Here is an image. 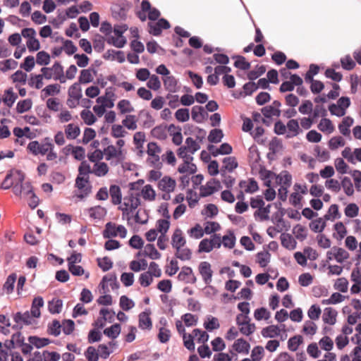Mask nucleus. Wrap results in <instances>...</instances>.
Returning <instances> with one entry per match:
<instances>
[{
  "mask_svg": "<svg viewBox=\"0 0 361 361\" xmlns=\"http://www.w3.org/2000/svg\"><path fill=\"white\" fill-rule=\"evenodd\" d=\"M176 252L175 255L177 258L182 261L189 260L191 258L192 252L190 249L184 247L175 248Z\"/></svg>",
  "mask_w": 361,
  "mask_h": 361,
  "instance_id": "603ef678",
  "label": "nucleus"
},
{
  "mask_svg": "<svg viewBox=\"0 0 361 361\" xmlns=\"http://www.w3.org/2000/svg\"><path fill=\"white\" fill-rule=\"evenodd\" d=\"M109 195L111 197V202L114 204H118L121 202L122 195L119 186L113 185L109 188Z\"/></svg>",
  "mask_w": 361,
  "mask_h": 361,
  "instance_id": "58836bf2",
  "label": "nucleus"
},
{
  "mask_svg": "<svg viewBox=\"0 0 361 361\" xmlns=\"http://www.w3.org/2000/svg\"><path fill=\"white\" fill-rule=\"evenodd\" d=\"M334 231L333 237L338 240H341L347 235V228L345 225L339 221L334 224Z\"/></svg>",
  "mask_w": 361,
  "mask_h": 361,
  "instance_id": "4c0bfd02",
  "label": "nucleus"
},
{
  "mask_svg": "<svg viewBox=\"0 0 361 361\" xmlns=\"http://www.w3.org/2000/svg\"><path fill=\"white\" fill-rule=\"evenodd\" d=\"M128 134L124 127L121 124H114L111 128V135L114 138H121Z\"/></svg>",
  "mask_w": 361,
  "mask_h": 361,
  "instance_id": "de8ad7c7",
  "label": "nucleus"
},
{
  "mask_svg": "<svg viewBox=\"0 0 361 361\" xmlns=\"http://www.w3.org/2000/svg\"><path fill=\"white\" fill-rule=\"evenodd\" d=\"M88 214L92 219L100 220L106 214V210L101 206H96L88 209Z\"/></svg>",
  "mask_w": 361,
  "mask_h": 361,
  "instance_id": "c9c22d12",
  "label": "nucleus"
},
{
  "mask_svg": "<svg viewBox=\"0 0 361 361\" xmlns=\"http://www.w3.org/2000/svg\"><path fill=\"white\" fill-rule=\"evenodd\" d=\"M149 33L154 36L160 35L163 30H167L171 27V24H149Z\"/></svg>",
  "mask_w": 361,
  "mask_h": 361,
  "instance_id": "5fc2aeb1",
  "label": "nucleus"
},
{
  "mask_svg": "<svg viewBox=\"0 0 361 361\" xmlns=\"http://www.w3.org/2000/svg\"><path fill=\"white\" fill-rule=\"evenodd\" d=\"M61 324L58 320H54L48 326V333L54 336H58L61 334Z\"/></svg>",
  "mask_w": 361,
  "mask_h": 361,
  "instance_id": "338daca9",
  "label": "nucleus"
},
{
  "mask_svg": "<svg viewBox=\"0 0 361 361\" xmlns=\"http://www.w3.org/2000/svg\"><path fill=\"white\" fill-rule=\"evenodd\" d=\"M325 226H326V222L322 218H319L315 220H313L310 224V229L315 233L322 232L323 230L324 229Z\"/></svg>",
  "mask_w": 361,
  "mask_h": 361,
  "instance_id": "4d7b16f0",
  "label": "nucleus"
},
{
  "mask_svg": "<svg viewBox=\"0 0 361 361\" xmlns=\"http://www.w3.org/2000/svg\"><path fill=\"white\" fill-rule=\"evenodd\" d=\"M224 134L220 129L212 130L208 136V140L212 143H218L221 141Z\"/></svg>",
  "mask_w": 361,
  "mask_h": 361,
  "instance_id": "69168bd1",
  "label": "nucleus"
},
{
  "mask_svg": "<svg viewBox=\"0 0 361 361\" xmlns=\"http://www.w3.org/2000/svg\"><path fill=\"white\" fill-rule=\"evenodd\" d=\"M64 132L68 140H75L80 134V129L77 124L69 123L65 126Z\"/></svg>",
  "mask_w": 361,
  "mask_h": 361,
  "instance_id": "b1692460",
  "label": "nucleus"
},
{
  "mask_svg": "<svg viewBox=\"0 0 361 361\" xmlns=\"http://www.w3.org/2000/svg\"><path fill=\"white\" fill-rule=\"evenodd\" d=\"M140 204L139 195L130 194L123 198V202L119 209L123 212V217L130 221L133 216V211Z\"/></svg>",
  "mask_w": 361,
  "mask_h": 361,
  "instance_id": "f03ea898",
  "label": "nucleus"
},
{
  "mask_svg": "<svg viewBox=\"0 0 361 361\" xmlns=\"http://www.w3.org/2000/svg\"><path fill=\"white\" fill-rule=\"evenodd\" d=\"M184 146L191 154H195L200 148V144L190 137L186 138Z\"/></svg>",
  "mask_w": 361,
  "mask_h": 361,
  "instance_id": "864d4df0",
  "label": "nucleus"
},
{
  "mask_svg": "<svg viewBox=\"0 0 361 361\" xmlns=\"http://www.w3.org/2000/svg\"><path fill=\"white\" fill-rule=\"evenodd\" d=\"M121 333V325L115 324L104 330V334L112 339L116 338Z\"/></svg>",
  "mask_w": 361,
  "mask_h": 361,
  "instance_id": "3c124183",
  "label": "nucleus"
},
{
  "mask_svg": "<svg viewBox=\"0 0 361 361\" xmlns=\"http://www.w3.org/2000/svg\"><path fill=\"white\" fill-rule=\"evenodd\" d=\"M77 23H109L106 20H100V15L97 11L91 12L88 17L85 16H80L78 18Z\"/></svg>",
  "mask_w": 361,
  "mask_h": 361,
  "instance_id": "393cba45",
  "label": "nucleus"
},
{
  "mask_svg": "<svg viewBox=\"0 0 361 361\" xmlns=\"http://www.w3.org/2000/svg\"><path fill=\"white\" fill-rule=\"evenodd\" d=\"M148 23H170L166 18L161 17L160 11L153 6L147 13Z\"/></svg>",
  "mask_w": 361,
  "mask_h": 361,
  "instance_id": "dca6fc26",
  "label": "nucleus"
},
{
  "mask_svg": "<svg viewBox=\"0 0 361 361\" xmlns=\"http://www.w3.org/2000/svg\"><path fill=\"white\" fill-rule=\"evenodd\" d=\"M285 331L284 326H283V329H281L280 326L276 325H270L265 328H263L261 334L264 338H275L279 336L281 331Z\"/></svg>",
  "mask_w": 361,
  "mask_h": 361,
  "instance_id": "f3484780",
  "label": "nucleus"
},
{
  "mask_svg": "<svg viewBox=\"0 0 361 361\" xmlns=\"http://www.w3.org/2000/svg\"><path fill=\"white\" fill-rule=\"evenodd\" d=\"M169 130L172 135V141L176 145H180L183 142L181 129L176 127L174 125L169 126Z\"/></svg>",
  "mask_w": 361,
  "mask_h": 361,
  "instance_id": "ea45409f",
  "label": "nucleus"
},
{
  "mask_svg": "<svg viewBox=\"0 0 361 361\" xmlns=\"http://www.w3.org/2000/svg\"><path fill=\"white\" fill-rule=\"evenodd\" d=\"M161 152V147L154 142H150L147 145V153L148 154L147 162L153 167L160 169L162 167V161L160 158Z\"/></svg>",
  "mask_w": 361,
  "mask_h": 361,
  "instance_id": "39448f33",
  "label": "nucleus"
},
{
  "mask_svg": "<svg viewBox=\"0 0 361 361\" xmlns=\"http://www.w3.org/2000/svg\"><path fill=\"white\" fill-rule=\"evenodd\" d=\"M281 245L289 250H293L295 247V241L289 234L283 233L281 235Z\"/></svg>",
  "mask_w": 361,
  "mask_h": 361,
  "instance_id": "6e6d98bb",
  "label": "nucleus"
},
{
  "mask_svg": "<svg viewBox=\"0 0 361 361\" xmlns=\"http://www.w3.org/2000/svg\"><path fill=\"white\" fill-rule=\"evenodd\" d=\"M104 157L106 161H109L110 164L116 166L123 161L125 159V153L123 149H117L113 145L107 146L104 149Z\"/></svg>",
  "mask_w": 361,
  "mask_h": 361,
  "instance_id": "20e7f679",
  "label": "nucleus"
},
{
  "mask_svg": "<svg viewBox=\"0 0 361 361\" xmlns=\"http://www.w3.org/2000/svg\"><path fill=\"white\" fill-rule=\"evenodd\" d=\"M192 160H183V163L179 165L178 171L180 173L193 174L197 171L196 165L192 163Z\"/></svg>",
  "mask_w": 361,
  "mask_h": 361,
  "instance_id": "cd10ccee",
  "label": "nucleus"
},
{
  "mask_svg": "<svg viewBox=\"0 0 361 361\" xmlns=\"http://www.w3.org/2000/svg\"><path fill=\"white\" fill-rule=\"evenodd\" d=\"M101 285L104 290H105V288L109 286H111L112 289L118 288V284L116 282V278L114 276H104L102 281L101 282Z\"/></svg>",
  "mask_w": 361,
  "mask_h": 361,
  "instance_id": "13d9d810",
  "label": "nucleus"
},
{
  "mask_svg": "<svg viewBox=\"0 0 361 361\" xmlns=\"http://www.w3.org/2000/svg\"><path fill=\"white\" fill-rule=\"evenodd\" d=\"M262 113L267 118H272V117H279L281 115V110L276 109L270 105L264 106L262 109Z\"/></svg>",
  "mask_w": 361,
  "mask_h": 361,
  "instance_id": "0e129e2a",
  "label": "nucleus"
},
{
  "mask_svg": "<svg viewBox=\"0 0 361 361\" xmlns=\"http://www.w3.org/2000/svg\"><path fill=\"white\" fill-rule=\"evenodd\" d=\"M44 305V300L42 297L35 298L32 300V307H31V314L33 317L38 318L41 315L40 307Z\"/></svg>",
  "mask_w": 361,
  "mask_h": 361,
  "instance_id": "f704fd0d",
  "label": "nucleus"
},
{
  "mask_svg": "<svg viewBox=\"0 0 361 361\" xmlns=\"http://www.w3.org/2000/svg\"><path fill=\"white\" fill-rule=\"evenodd\" d=\"M133 6V4L128 0H120L111 4L110 10L112 18L117 21H125L127 13Z\"/></svg>",
  "mask_w": 361,
  "mask_h": 361,
  "instance_id": "7ed1b4c3",
  "label": "nucleus"
},
{
  "mask_svg": "<svg viewBox=\"0 0 361 361\" xmlns=\"http://www.w3.org/2000/svg\"><path fill=\"white\" fill-rule=\"evenodd\" d=\"M198 271L204 283L209 285L212 281L213 271L208 262H202L198 266Z\"/></svg>",
  "mask_w": 361,
  "mask_h": 361,
  "instance_id": "f8f14e48",
  "label": "nucleus"
},
{
  "mask_svg": "<svg viewBox=\"0 0 361 361\" xmlns=\"http://www.w3.org/2000/svg\"><path fill=\"white\" fill-rule=\"evenodd\" d=\"M139 195L145 200L152 202L156 198V192L151 185L147 184L142 188Z\"/></svg>",
  "mask_w": 361,
  "mask_h": 361,
  "instance_id": "bb28decb",
  "label": "nucleus"
},
{
  "mask_svg": "<svg viewBox=\"0 0 361 361\" xmlns=\"http://www.w3.org/2000/svg\"><path fill=\"white\" fill-rule=\"evenodd\" d=\"M239 186L247 193L255 192L259 189L257 181L253 178H250L247 180H241L239 183Z\"/></svg>",
  "mask_w": 361,
  "mask_h": 361,
  "instance_id": "4be33fe9",
  "label": "nucleus"
},
{
  "mask_svg": "<svg viewBox=\"0 0 361 361\" xmlns=\"http://www.w3.org/2000/svg\"><path fill=\"white\" fill-rule=\"evenodd\" d=\"M75 186L82 193L81 197L87 196L91 192V186L88 181V177L78 176L75 180Z\"/></svg>",
  "mask_w": 361,
  "mask_h": 361,
  "instance_id": "4468645a",
  "label": "nucleus"
},
{
  "mask_svg": "<svg viewBox=\"0 0 361 361\" xmlns=\"http://www.w3.org/2000/svg\"><path fill=\"white\" fill-rule=\"evenodd\" d=\"M53 147L54 146L51 143L47 142L40 145L37 141H32L27 145V149L35 155H44Z\"/></svg>",
  "mask_w": 361,
  "mask_h": 361,
  "instance_id": "9d476101",
  "label": "nucleus"
},
{
  "mask_svg": "<svg viewBox=\"0 0 361 361\" xmlns=\"http://www.w3.org/2000/svg\"><path fill=\"white\" fill-rule=\"evenodd\" d=\"M100 31L106 35H109L107 42L118 48L123 47L126 44V39L123 36L128 29L126 24L116 25L112 30L111 24H101Z\"/></svg>",
  "mask_w": 361,
  "mask_h": 361,
  "instance_id": "f257e3e1",
  "label": "nucleus"
},
{
  "mask_svg": "<svg viewBox=\"0 0 361 361\" xmlns=\"http://www.w3.org/2000/svg\"><path fill=\"white\" fill-rule=\"evenodd\" d=\"M353 119L349 116L345 117L338 126L339 131L343 135L350 134L349 128L353 125Z\"/></svg>",
  "mask_w": 361,
  "mask_h": 361,
  "instance_id": "49530a36",
  "label": "nucleus"
},
{
  "mask_svg": "<svg viewBox=\"0 0 361 361\" xmlns=\"http://www.w3.org/2000/svg\"><path fill=\"white\" fill-rule=\"evenodd\" d=\"M137 118L135 115L128 114L122 121V126L130 130H135L137 128Z\"/></svg>",
  "mask_w": 361,
  "mask_h": 361,
  "instance_id": "e433bc0d",
  "label": "nucleus"
},
{
  "mask_svg": "<svg viewBox=\"0 0 361 361\" xmlns=\"http://www.w3.org/2000/svg\"><path fill=\"white\" fill-rule=\"evenodd\" d=\"M93 69H83L80 72L79 76V82L82 84H86L92 82L94 79L92 75Z\"/></svg>",
  "mask_w": 361,
  "mask_h": 361,
  "instance_id": "052dcab7",
  "label": "nucleus"
},
{
  "mask_svg": "<svg viewBox=\"0 0 361 361\" xmlns=\"http://www.w3.org/2000/svg\"><path fill=\"white\" fill-rule=\"evenodd\" d=\"M178 278L180 281H184L186 283H195L197 278L195 276L192 269L189 267L182 268V270L178 274Z\"/></svg>",
  "mask_w": 361,
  "mask_h": 361,
  "instance_id": "ddd939ff",
  "label": "nucleus"
},
{
  "mask_svg": "<svg viewBox=\"0 0 361 361\" xmlns=\"http://www.w3.org/2000/svg\"><path fill=\"white\" fill-rule=\"evenodd\" d=\"M25 176L20 171H16L14 173L7 174L1 183V188L7 190L13 185L17 180L22 183L24 180Z\"/></svg>",
  "mask_w": 361,
  "mask_h": 361,
  "instance_id": "9b49d317",
  "label": "nucleus"
},
{
  "mask_svg": "<svg viewBox=\"0 0 361 361\" xmlns=\"http://www.w3.org/2000/svg\"><path fill=\"white\" fill-rule=\"evenodd\" d=\"M276 180L281 186L289 188L292 183V176L287 171H283L276 176Z\"/></svg>",
  "mask_w": 361,
  "mask_h": 361,
  "instance_id": "a19ab883",
  "label": "nucleus"
},
{
  "mask_svg": "<svg viewBox=\"0 0 361 361\" xmlns=\"http://www.w3.org/2000/svg\"><path fill=\"white\" fill-rule=\"evenodd\" d=\"M68 97L73 99H77L80 100L82 98V89L78 83H74L72 85L68 91Z\"/></svg>",
  "mask_w": 361,
  "mask_h": 361,
  "instance_id": "bf43d9fd",
  "label": "nucleus"
},
{
  "mask_svg": "<svg viewBox=\"0 0 361 361\" xmlns=\"http://www.w3.org/2000/svg\"><path fill=\"white\" fill-rule=\"evenodd\" d=\"M51 70L54 74V79L55 80H59L61 83L66 82L63 68L59 62H55L51 67Z\"/></svg>",
  "mask_w": 361,
  "mask_h": 361,
  "instance_id": "473e14b6",
  "label": "nucleus"
},
{
  "mask_svg": "<svg viewBox=\"0 0 361 361\" xmlns=\"http://www.w3.org/2000/svg\"><path fill=\"white\" fill-rule=\"evenodd\" d=\"M143 255L152 259H158L161 257V254L152 244H147L145 246Z\"/></svg>",
  "mask_w": 361,
  "mask_h": 361,
  "instance_id": "37998d69",
  "label": "nucleus"
},
{
  "mask_svg": "<svg viewBox=\"0 0 361 361\" xmlns=\"http://www.w3.org/2000/svg\"><path fill=\"white\" fill-rule=\"evenodd\" d=\"M32 315L31 312L26 311L24 313L20 312L13 315V320L16 323H21V324L30 325L32 324Z\"/></svg>",
  "mask_w": 361,
  "mask_h": 361,
  "instance_id": "aec40b11",
  "label": "nucleus"
},
{
  "mask_svg": "<svg viewBox=\"0 0 361 361\" xmlns=\"http://www.w3.org/2000/svg\"><path fill=\"white\" fill-rule=\"evenodd\" d=\"M117 109L121 114H130L135 111L133 106L128 99H123L117 104Z\"/></svg>",
  "mask_w": 361,
  "mask_h": 361,
  "instance_id": "72a5a7b5",
  "label": "nucleus"
},
{
  "mask_svg": "<svg viewBox=\"0 0 361 361\" xmlns=\"http://www.w3.org/2000/svg\"><path fill=\"white\" fill-rule=\"evenodd\" d=\"M63 302L60 299H53L49 302L48 307L51 314H58L61 311Z\"/></svg>",
  "mask_w": 361,
  "mask_h": 361,
  "instance_id": "680f3d73",
  "label": "nucleus"
},
{
  "mask_svg": "<svg viewBox=\"0 0 361 361\" xmlns=\"http://www.w3.org/2000/svg\"><path fill=\"white\" fill-rule=\"evenodd\" d=\"M80 116L85 123L88 126L94 124L97 121L95 116L90 110H82L80 112Z\"/></svg>",
  "mask_w": 361,
  "mask_h": 361,
  "instance_id": "e2e57ef3",
  "label": "nucleus"
},
{
  "mask_svg": "<svg viewBox=\"0 0 361 361\" xmlns=\"http://www.w3.org/2000/svg\"><path fill=\"white\" fill-rule=\"evenodd\" d=\"M18 96L13 92L12 88L6 90L4 92L3 102L8 107H11L16 102Z\"/></svg>",
  "mask_w": 361,
  "mask_h": 361,
  "instance_id": "8fccbe9b",
  "label": "nucleus"
},
{
  "mask_svg": "<svg viewBox=\"0 0 361 361\" xmlns=\"http://www.w3.org/2000/svg\"><path fill=\"white\" fill-rule=\"evenodd\" d=\"M317 330V324L312 320L305 321L303 327H302V333L307 336H314Z\"/></svg>",
  "mask_w": 361,
  "mask_h": 361,
  "instance_id": "09e8293b",
  "label": "nucleus"
},
{
  "mask_svg": "<svg viewBox=\"0 0 361 361\" xmlns=\"http://www.w3.org/2000/svg\"><path fill=\"white\" fill-rule=\"evenodd\" d=\"M150 311L142 312L139 314V327L142 329H151L152 323L149 317Z\"/></svg>",
  "mask_w": 361,
  "mask_h": 361,
  "instance_id": "5701e85b",
  "label": "nucleus"
},
{
  "mask_svg": "<svg viewBox=\"0 0 361 361\" xmlns=\"http://www.w3.org/2000/svg\"><path fill=\"white\" fill-rule=\"evenodd\" d=\"M221 188L220 181L215 178H212L205 185L200 188V195L201 197H207L219 191Z\"/></svg>",
  "mask_w": 361,
  "mask_h": 361,
  "instance_id": "1a4fd4ad",
  "label": "nucleus"
},
{
  "mask_svg": "<svg viewBox=\"0 0 361 361\" xmlns=\"http://www.w3.org/2000/svg\"><path fill=\"white\" fill-rule=\"evenodd\" d=\"M165 89L170 92H176L178 90V80L173 75H169L163 78Z\"/></svg>",
  "mask_w": 361,
  "mask_h": 361,
  "instance_id": "7c9ffc66",
  "label": "nucleus"
},
{
  "mask_svg": "<svg viewBox=\"0 0 361 361\" xmlns=\"http://www.w3.org/2000/svg\"><path fill=\"white\" fill-rule=\"evenodd\" d=\"M127 230L123 225H116L115 223L108 222L105 225V229L103 231L104 238H111L119 236L121 238L126 237Z\"/></svg>",
  "mask_w": 361,
  "mask_h": 361,
  "instance_id": "423d86ee",
  "label": "nucleus"
},
{
  "mask_svg": "<svg viewBox=\"0 0 361 361\" xmlns=\"http://www.w3.org/2000/svg\"><path fill=\"white\" fill-rule=\"evenodd\" d=\"M287 138H292L300 134L302 130L300 128L299 123L296 119H290L287 122Z\"/></svg>",
  "mask_w": 361,
  "mask_h": 361,
  "instance_id": "2eb2a0df",
  "label": "nucleus"
},
{
  "mask_svg": "<svg viewBox=\"0 0 361 361\" xmlns=\"http://www.w3.org/2000/svg\"><path fill=\"white\" fill-rule=\"evenodd\" d=\"M176 186V180L170 176H165L161 178L157 183V188L159 190L165 192L162 198L165 200L170 199L169 194L174 191Z\"/></svg>",
  "mask_w": 361,
  "mask_h": 361,
  "instance_id": "0eeeda50",
  "label": "nucleus"
},
{
  "mask_svg": "<svg viewBox=\"0 0 361 361\" xmlns=\"http://www.w3.org/2000/svg\"><path fill=\"white\" fill-rule=\"evenodd\" d=\"M61 86L59 84H51L45 87L42 90L41 97L44 99L49 96H54L59 94Z\"/></svg>",
  "mask_w": 361,
  "mask_h": 361,
  "instance_id": "2f4dec72",
  "label": "nucleus"
},
{
  "mask_svg": "<svg viewBox=\"0 0 361 361\" xmlns=\"http://www.w3.org/2000/svg\"><path fill=\"white\" fill-rule=\"evenodd\" d=\"M349 253L343 248L334 246L326 253L328 260L335 259L338 263H343L349 258Z\"/></svg>",
  "mask_w": 361,
  "mask_h": 361,
  "instance_id": "6e6552de",
  "label": "nucleus"
},
{
  "mask_svg": "<svg viewBox=\"0 0 361 361\" xmlns=\"http://www.w3.org/2000/svg\"><path fill=\"white\" fill-rule=\"evenodd\" d=\"M152 7L153 6L149 0H142L141 8L135 11L136 16L142 23H144L147 20V11H149Z\"/></svg>",
  "mask_w": 361,
  "mask_h": 361,
  "instance_id": "412c9836",
  "label": "nucleus"
},
{
  "mask_svg": "<svg viewBox=\"0 0 361 361\" xmlns=\"http://www.w3.org/2000/svg\"><path fill=\"white\" fill-rule=\"evenodd\" d=\"M317 127L319 130L327 134H331L334 130V126L329 118L321 119Z\"/></svg>",
  "mask_w": 361,
  "mask_h": 361,
  "instance_id": "c03bdc74",
  "label": "nucleus"
},
{
  "mask_svg": "<svg viewBox=\"0 0 361 361\" xmlns=\"http://www.w3.org/2000/svg\"><path fill=\"white\" fill-rule=\"evenodd\" d=\"M109 172V166L105 162L94 163L92 169V173L96 176L102 177L106 176Z\"/></svg>",
  "mask_w": 361,
  "mask_h": 361,
  "instance_id": "c756f323",
  "label": "nucleus"
},
{
  "mask_svg": "<svg viewBox=\"0 0 361 361\" xmlns=\"http://www.w3.org/2000/svg\"><path fill=\"white\" fill-rule=\"evenodd\" d=\"M337 312L332 307H326L324 310L322 319L324 323L334 325L336 322Z\"/></svg>",
  "mask_w": 361,
  "mask_h": 361,
  "instance_id": "a878e982",
  "label": "nucleus"
},
{
  "mask_svg": "<svg viewBox=\"0 0 361 361\" xmlns=\"http://www.w3.org/2000/svg\"><path fill=\"white\" fill-rule=\"evenodd\" d=\"M192 118L197 123H201L204 119L205 111L202 106H194L192 108Z\"/></svg>",
  "mask_w": 361,
  "mask_h": 361,
  "instance_id": "79ce46f5",
  "label": "nucleus"
},
{
  "mask_svg": "<svg viewBox=\"0 0 361 361\" xmlns=\"http://www.w3.org/2000/svg\"><path fill=\"white\" fill-rule=\"evenodd\" d=\"M233 348L238 353L247 354L250 345L245 340L238 338L234 342Z\"/></svg>",
  "mask_w": 361,
  "mask_h": 361,
  "instance_id": "c85d7f7f",
  "label": "nucleus"
},
{
  "mask_svg": "<svg viewBox=\"0 0 361 361\" xmlns=\"http://www.w3.org/2000/svg\"><path fill=\"white\" fill-rule=\"evenodd\" d=\"M28 341L30 343L35 346L37 348L44 347L51 343L49 338H39L35 336H29Z\"/></svg>",
  "mask_w": 361,
  "mask_h": 361,
  "instance_id": "a18cd8bd",
  "label": "nucleus"
},
{
  "mask_svg": "<svg viewBox=\"0 0 361 361\" xmlns=\"http://www.w3.org/2000/svg\"><path fill=\"white\" fill-rule=\"evenodd\" d=\"M264 355V348L259 345L254 347L251 352V360L252 361H260Z\"/></svg>",
  "mask_w": 361,
  "mask_h": 361,
  "instance_id": "774afa93",
  "label": "nucleus"
},
{
  "mask_svg": "<svg viewBox=\"0 0 361 361\" xmlns=\"http://www.w3.org/2000/svg\"><path fill=\"white\" fill-rule=\"evenodd\" d=\"M186 243V240L183 235V232L180 228H176L171 237V245L173 248H178L179 247H184Z\"/></svg>",
  "mask_w": 361,
  "mask_h": 361,
  "instance_id": "a211bd4d",
  "label": "nucleus"
},
{
  "mask_svg": "<svg viewBox=\"0 0 361 361\" xmlns=\"http://www.w3.org/2000/svg\"><path fill=\"white\" fill-rule=\"evenodd\" d=\"M208 150L212 153L214 157L219 154H229L232 152L231 146L228 143H223L219 147H216L214 145H209Z\"/></svg>",
  "mask_w": 361,
  "mask_h": 361,
  "instance_id": "6ab92c4d",
  "label": "nucleus"
}]
</instances>
